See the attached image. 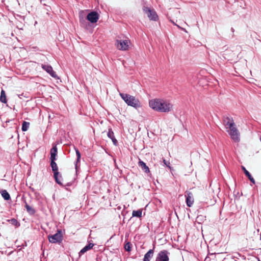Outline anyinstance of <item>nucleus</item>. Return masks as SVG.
<instances>
[{
    "label": "nucleus",
    "instance_id": "nucleus-7",
    "mask_svg": "<svg viewBox=\"0 0 261 261\" xmlns=\"http://www.w3.org/2000/svg\"><path fill=\"white\" fill-rule=\"evenodd\" d=\"M143 10L150 20L156 21L158 19V16L154 10L144 7Z\"/></svg>",
    "mask_w": 261,
    "mask_h": 261
},
{
    "label": "nucleus",
    "instance_id": "nucleus-26",
    "mask_svg": "<svg viewBox=\"0 0 261 261\" xmlns=\"http://www.w3.org/2000/svg\"><path fill=\"white\" fill-rule=\"evenodd\" d=\"M57 179H58V182L56 181L57 184L59 185L60 186H61L62 187H64V185H63L62 182V180L63 179L62 176L60 172H59V174L57 176Z\"/></svg>",
    "mask_w": 261,
    "mask_h": 261
},
{
    "label": "nucleus",
    "instance_id": "nucleus-29",
    "mask_svg": "<svg viewBox=\"0 0 261 261\" xmlns=\"http://www.w3.org/2000/svg\"><path fill=\"white\" fill-rule=\"evenodd\" d=\"M64 38L65 37L64 36V34H59V36L58 37H57V39L60 41H62L63 40H64Z\"/></svg>",
    "mask_w": 261,
    "mask_h": 261
},
{
    "label": "nucleus",
    "instance_id": "nucleus-21",
    "mask_svg": "<svg viewBox=\"0 0 261 261\" xmlns=\"http://www.w3.org/2000/svg\"><path fill=\"white\" fill-rule=\"evenodd\" d=\"M0 101L4 103H6L7 102L6 93L3 89L2 90L1 92Z\"/></svg>",
    "mask_w": 261,
    "mask_h": 261
},
{
    "label": "nucleus",
    "instance_id": "nucleus-35",
    "mask_svg": "<svg viewBox=\"0 0 261 261\" xmlns=\"http://www.w3.org/2000/svg\"><path fill=\"white\" fill-rule=\"evenodd\" d=\"M70 185H71V184L70 183L67 184V186H70Z\"/></svg>",
    "mask_w": 261,
    "mask_h": 261
},
{
    "label": "nucleus",
    "instance_id": "nucleus-23",
    "mask_svg": "<svg viewBox=\"0 0 261 261\" xmlns=\"http://www.w3.org/2000/svg\"><path fill=\"white\" fill-rule=\"evenodd\" d=\"M29 125H30L29 122H27V121H23L22 123V127H21L22 131H23V132L27 131L29 127Z\"/></svg>",
    "mask_w": 261,
    "mask_h": 261
},
{
    "label": "nucleus",
    "instance_id": "nucleus-14",
    "mask_svg": "<svg viewBox=\"0 0 261 261\" xmlns=\"http://www.w3.org/2000/svg\"><path fill=\"white\" fill-rule=\"evenodd\" d=\"M94 244L93 243H89L88 245H86L83 248H82L79 253V257H81L83 254L87 252L88 251L91 249Z\"/></svg>",
    "mask_w": 261,
    "mask_h": 261
},
{
    "label": "nucleus",
    "instance_id": "nucleus-19",
    "mask_svg": "<svg viewBox=\"0 0 261 261\" xmlns=\"http://www.w3.org/2000/svg\"><path fill=\"white\" fill-rule=\"evenodd\" d=\"M154 251L153 249H150L145 255L143 261H150V259L153 256Z\"/></svg>",
    "mask_w": 261,
    "mask_h": 261
},
{
    "label": "nucleus",
    "instance_id": "nucleus-3",
    "mask_svg": "<svg viewBox=\"0 0 261 261\" xmlns=\"http://www.w3.org/2000/svg\"><path fill=\"white\" fill-rule=\"evenodd\" d=\"M120 95L128 106L135 108L140 107V103L134 96L125 93H120Z\"/></svg>",
    "mask_w": 261,
    "mask_h": 261
},
{
    "label": "nucleus",
    "instance_id": "nucleus-10",
    "mask_svg": "<svg viewBox=\"0 0 261 261\" xmlns=\"http://www.w3.org/2000/svg\"><path fill=\"white\" fill-rule=\"evenodd\" d=\"M50 160V166L51 167L52 171L54 173V178L55 181L58 182L57 176L59 174L58 167L57 163L55 162L56 160Z\"/></svg>",
    "mask_w": 261,
    "mask_h": 261
},
{
    "label": "nucleus",
    "instance_id": "nucleus-1",
    "mask_svg": "<svg viewBox=\"0 0 261 261\" xmlns=\"http://www.w3.org/2000/svg\"><path fill=\"white\" fill-rule=\"evenodd\" d=\"M149 104L152 109L160 112H169L172 108V105L170 102L160 99L150 100Z\"/></svg>",
    "mask_w": 261,
    "mask_h": 261
},
{
    "label": "nucleus",
    "instance_id": "nucleus-32",
    "mask_svg": "<svg viewBox=\"0 0 261 261\" xmlns=\"http://www.w3.org/2000/svg\"><path fill=\"white\" fill-rule=\"evenodd\" d=\"M30 206L27 203L25 202V207L26 208V210H27L28 209V208H29Z\"/></svg>",
    "mask_w": 261,
    "mask_h": 261
},
{
    "label": "nucleus",
    "instance_id": "nucleus-24",
    "mask_svg": "<svg viewBox=\"0 0 261 261\" xmlns=\"http://www.w3.org/2000/svg\"><path fill=\"white\" fill-rule=\"evenodd\" d=\"M8 222H9L10 223H11L12 225L15 226H19V223L17 221V220L15 218H12L9 220H7Z\"/></svg>",
    "mask_w": 261,
    "mask_h": 261
},
{
    "label": "nucleus",
    "instance_id": "nucleus-18",
    "mask_svg": "<svg viewBox=\"0 0 261 261\" xmlns=\"http://www.w3.org/2000/svg\"><path fill=\"white\" fill-rule=\"evenodd\" d=\"M139 166L141 168L142 170L146 173H148L150 172V170L149 167L146 165V164L142 161L140 160L138 163Z\"/></svg>",
    "mask_w": 261,
    "mask_h": 261
},
{
    "label": "nucleus",
    "instance_id": "nucleus-28",
    "mask_svg": "<svg viewBox=\"0 0 261 261\" xmlns=\"http://www.w3.org/2000/svg\"><path fill=\"white\" fill-rule=\"evenodd\" d=\"M27 212L31 215H33L36 213L35 209L32 208L31 206H30L29 208H28Z\"/></svg>",
    "mask_w": 261,
    "mask_h": 261
},
{
    "label": "nucleus",
    "instance_id": "nucleus-31",
    "mask_svg": "<svg viewBox=\"0 0 261 261\" xmlns=\"http://www.w3.org/2000/svg\"><path fill=\"white\" fill-rule=\"evenodd\" d=\"M10 39V38L9 37V38L6 39V40H2L1 41H0V42L4 43H5V42L8 43L10 42V41H9Z\"/></svg>",
    "mask_w": 261,
    "mask_h": 261
},
{
    "label": "nucleus",
    "instance_id": "nucleus-25",
    "mask_svg": "<svg viewBox=\"0 0 261 261\" xmlns=\"http://www.w3.org/2000/svg\"><path fill=\"white\" fill-rule=\"evenodd\" d=\"M75 152H76V155L77 156V159H76V164L75 165V169H77V163L80 161L81 155V153H80V151L77 149H76V148H75Z\"/></svg>",
    "mask_w": 261,
    "mask_h": 261
},
{
    "label": "nucleus",
    "instance_id": "nucleus-33",
    "mask_svg": "<svg viewBox=\"0 0 261 261\" xmlns=\"http://www.w3.org/2000/svg\"><path fill=\"white\" fill-rule=\"evenodd\" d=\"M177 27L178 28H179L180 29V30H181V31H186L185 30H184V29H183V28H180L178 25H177Z\"/></svg>",
    "mask_w": 261,
    "mask_h": 261
},
{
    "label": "nucleus",
    "instance_id": "nucleus-5",
    "mask_svg": "<svg viewBox=\"0 0 261 261\" xmlns=\"http://www.w3.org/2000/svg\"><path fill=\"white\" fill-rule=\"evenodd\" d=\"M115 45L117 48L120 50H128L130 45V40L128 39L124 40L116 39Z\"/></svg>",
    "mask_w": 261,
    "mask_h": 261
},
{
    "label": "nucleus",
    "instance_id": "nucleus-11",
    "mask_svg": "<svg viewBox=\"0 0 261 261\" xmlns=\"http://www.w3.org/2000/svg\"><path fill=\"white\" fill-rule=\"evenodd\" d=\"M186 202L188 207H191L194 203L193 194L190 192H186L185 194Z\"/></svg>",
    "mask_w": 261,
    "mask_h": 261
},
{
    "label": "nucleus",
    "instance_id": "nucleus-30",
    "mask_svg": "<svg viewBox=\"0 0 261 261\" xmlns=\"http://www.w3.org/2000/svg\"><path fill=\"white\" fill-rule=\"evenodd\" d=\"M163 163H164V164L167 167H168L170 169H171V167H170V162H168V161H167L165 159H164L163 160Z\"/></svg>",
    "mask_w": 261,
    "mask_h": 261
},
{
    "label": "nucleus",
    "instance_id": "nucleus-4",
    "mask_svg": "<svg viewBox=\"0 0 261 261\" xmlns=\"http://www.w3.org/2000/svg\"><path fill=\"white\" fill-rule=\"evenodd\" d=\"M48 239L49 242L51 243L60 244L62 242L63 239L62 230L58 229L57 232L55 234L48 236Z\"/></svg>",
    "mask_w": 261,
    "mask_h": 261
},
{
    "label": "nucleus",
    "instance_id": "nucleus-27",
    "mask_svg": "<svg viewBox=\"0 0 261 261\" xmlns=\"http://www.w3.org/2000/svg\"><path fill=\"white\" fill-rule=\"evenodd\" d=\"M124 249L126 251L130 252L132 250V244L130 242H127L124 245Z\"/></svg>",
    "mask_w": 261,
    "mask_h": 261
},
{
    "label": "nucleus",
    "instance_id": "nucleus-12",
    "mask_svg": "<svg viewBox=\"0 0 261 261\" xmlns=\"http://www.w3.org/2000/svg\"><path fill=\"white\" fill-rule=\"evenodd\" d=\"M87 18L92 23L96 22L98 19V14L96 12H92L88 14Z\"/></svg>",
    "mask_w": 261,
    "mask_h": 261
},
{
    "label": "nucleus",
    "instance_id": "nucleus-8",
    "mask_svg": "<svg viewBox=\"0 0 261 261\" xmlns=\"http://www.w3.org/2000/svg\"><path fill=\"white\" fill-rule=\"evenodd\" d=\"M169 253L166 250L161 251L156 257L155 261H169L168 254Z\"/></svg>",
    "mask_w": 261,
    "mask_h": 261
},
{
    "label": "nucleus",
    "instance_id": "nucleus-36",
    "mask_svg": "<svg viewBox=\"0 0 261 261\" xmlns=\"http://www.w3.org/2000/svg\"><path fill=\"white\" fill-rule=\"evenodd\" d=\"M12 252L13 251L10 252L9 254L10 255L11 254H12Z\"/></svg>",
    "mask_w": 261,
    "mask_h": 261
},
{
    "label": "nucleus",
    "instance_id": "nucleus-16",
    "mask_svg": "<svg viewBox=\"0 0 261 261\" xmlns=\"http://www.w3.org/2000/svg\"><path fill=\"white\" fill-rule=\"evenodd\" d=\"M108 137L111 139L115 146H117L118 144V142L116 139L115 138L114 132H113L112 128H109L107 133Z\"/></svg>",
    "mask_w": 261,
    "mask_h": 261
},
{
    "label": "nucleus",
    "instance_id": "nucleus-9",
    "mask_svg": "<svg viewBox=\"0 0 261 261\" xmlns=\"http://www.w3.org/2000/svg\"><path fill=\"white\" fill-rule=\"evenodd\" d=\"M41 67L51 77L55 79H59L56 73L54 71L52 67L48 64H42Z\"/></svg>",
    "mask_w": 261,
    "mask_h": 261
},
{
    "label": "nucleus",
    "instance_id": "nucleus-34",
    "mask_svg": "<svg viewBox=\"0 0 261 261\" xmlns=\"http://www.w3.org/2000/svg\"><path fill=\"white\" fill-rule=\"evenodd\" d=\"M9 34H10V35H11V36H13V33H11V34H8V35H9Z\"/></svg>",
    "mask_w": 261,
    "mask_h": 261
},
{
    "label": "nucleus",
    "instance_id": "nucleus-20",
    "mask_svg": "<svg viewBox=\"0 0 261 261\" xmlns=\"http://www.w3.org/2000/svg\"><path fill=\"white\" fill-rule=\"evenodd\" d=\"M0 193L5 200H9L11 199L10 195L6 190H2Z\"/></svg>",
    "mask_w": 261,
    "mask_h": 261
},
{
    "label": "nucleus",
    "instance_id": "nucleus-13",
    "mask_svg": "<svg viewBox=\"0 0 261 261\" xmlns=\"http://www.w3.org/2000/svg\"><path fill=\"white\" fill-rule=\"evenodd\" d=\"M223 124L226 128L230 126V124H234V121L231 117H229L227 115L224 116L223 118Z\"/></svg>",
    "mask_w": 261,
    "mask_h": 261
},
{
    "label": "nucleus",
    "instance_id": "nucleus-6",
    "mask_svg": "<svg viewBox=\"0 0 261 261\" xmlns=\"http://www.w3.org/2000/svg\"><path fill=\"white\" fill-rule=\"evenodd\" d=\"M229 129V134L231 138L235 142H238L240 141V133L237 128L234 124H230V126L228 127Z\"/></svg>",
    "mask_w": 261,
    "mask_h": 261
},
{
    "label": "nucleus",
    "instance_id": "nucleus-2",
    "mask_svg": "<svg viewBox=\"0 0 261 261\" xmlns=\"http://www.w3.org/2000/svg\"><path fill=\"white\" fill-rule=\"evenodd\" d=\"M149 104L152 109L160 112H169L172 108V105L170 102L160 99L150 100Z\"/></svg>",
    "mask_w": 261,
    "mask_h": 261
},
{
    "label": "nucleus",
    "instance_id": "nucleus-15",
    "mask_svg": "<svg viewBox=\"0 0 261 261\" xmlns=\"http://www.w3.org/2000/svg\"><path fill=\"white\" fill-rule=\"evenodd\" d=\"M58 153V148L57 145L53 144V147L50 149V160H57L56 156Z\"/></svg>",
    "mask_w": 261,
    "mask_h": 261
},
{
    "label": "nucleus",
    "instance_id": "nucleus-17",
    "mask_svg": "<svg viewBox=\"0 0 261 261\" xmlns=\"http://www.w3.org/2000/svg\"><path fill=\"white\" fill-rule=\"evenodd\" d=\"M241 168L242 170L244 171V173L245 175L248 177L249 180L251 182L254 184H255V180L253 178V177L251 176V174L249 173V172L245 168V167L242 166Z\"/></svg>",
    "mask_w": 261,
    "mask_h": 261
},
{
    "label": "nucleus",
    "instance_id": "nucleus-22",
    "mask_svg": "<svg viewBox=\"0 0 261 261\" xmlns=\"http://www.w3.org/2000/svg\"><path fill=\"white\" fill-rule=\"evenodd\" d=\"M142 210L139 209L137 211H133L132 213V216L141 218L142 217Z\"/></svg>",
    "mask_w": 261,
    "mask_h": 261
}]
</instances>
